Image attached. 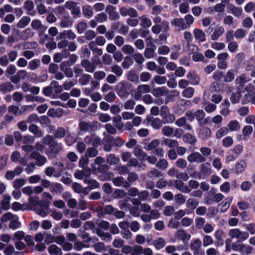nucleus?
<instances>
[{
  "mask_svg": "<svg viewBox=\"0 0 255 255\" xmlns=\"http://www.w3.org/2000/svg\"><path fill=\"white\" fill-rule=\"evenodd\" d=\"M194 21V17L190 14L186 15L184 18H175L171 22V25L177 31L189 29Z\"/></svg>",
  "mask_w": 255,
  "mask_h": 255,
  "instance_id": "1",
  "label": "nucleus"
},
{
  "mask_svg": "<svg viewBox=\"0 0 255 255\" xmlns=\"http://www.w3.org/2000/svg\"><path fill=\"white\" fill-rule=\"evenodd\" d=\"M241 97V93L239 91H237L232 93L230 97V100L232 104H237L240 102Z\"/></svg>",
  "mask_w": 255,
  "mask_h": 255,
  "instance_id": "60",
  "label": "nucleus"
},
{
  "mask_svg": "<svg viewBox=\"0 0 255 255\" xmlns=\"http://www.w3.org/2000/svg\"><path fill=\"white\" fill-rule=\"evenodd\" d=\"M31 18L28 16H22L16 24V26L19 28H23L30 22Z\"/></svg>",
  "mask_w": 255,
  "mask_h": 255,
  "instance_id": "37",
  "label": "nucleus"
},
{
  "mask_svg": "<svg viewBox=\"0 0 255 255\" xmlns=\"http://www.w3.org/2000/svg\"><path fill=\"white\" fill-rule=\"evenodd\" d=\"M195 39L198 42H204L206 40V35L205 32L199 28H195L193 31Z\"/></svg>",
  "mask_w": 255,
  "mask_h": 255,
  "instance_id": "15",
  "label": "nucleus"
},
{
  "mask_svg": "<svg viewBox=\"0 0 255 255\" xmlns=\"http://www.w3.org/2000/svg\"><path fill=\"white\" fill-rule=\"evenodd\" d=\"M230 103L228 100L227 99H224L223 102L220 105L221 108L220 114L224 116H228L230 113Z\"/></svg>",
  "mask_w": 255,
  "mask_h": 255,
  "instance_id": "28",
  "label": "nucleus"
},
{
  "mask_svg": "<svg viewBox=\"0 0 255 255\" xmlns=\"http://www.w3.org/2000/svg\"><path fill=\"white\" fill-rule=\"evenodd\" d=\"M76 37V34L72 30L69 29L68 30H64L60 33L57 38L63 39L67 38L69 39L74 40Z\"/></svg>",
  "mask_w": 255,
  "mask_h": 255,
  "instance_id": "26",
  "label": "nucleus"
},
{
  "mask_svg": "<svg viewBox=\"0 0 255 255\" xmlns=\"http://www.w3.org/2000/svg\"><path fill=\"white\" fill-rule=\"evenodd\" d=\"M113 29L114 30L118 29L119 32L123 34H126L128 31V27L120 21L113 23Z\"/></svg>",
  "mask_w": 255,
  "mask_h": 255,
  "instance_id": "25",
  "label": "nucleus"
},
{
  "mask_svg": "<svg viewBox=\"0 0 255 255\" xmlns=\"http://www.w3.org/2000/svg\"><path fill=\"white\" fill-rule=\"evenodd\" d=\"M78 4V2L72 0H68L65 3L64 6L71 11L72 15L79 17L81 13V9Z\"/></svg>",
  "mask_w": 255,
  "mask_h": 255,
  "instance_id": "6",
  "label": "nucleus"
},
{
  "mask_svg": "<svg viewBox=\"0 0 255 255\" xmlns=\"http://www.w3.org/2000/svg\"><path fill=\"white\" fill-rule=\"evenodd\" d=\"M134 155L141 161L146 160L147 154L144 152L140 145H136L134 148Z\"/></svg>",
  "mask_w": 255,
  "mask_h": 255,
  "instance_id": "16",
  "label": "nucleus"
},
{
  "mask_svg": "<svg viewBox=\"0 0 255 255\" xmlns=\"http://www.w3.org/2000/svg\"><path fill=\"white\" fill-rule=\"evenodd\" d=\"M53 165L56 166V172L54 174L55 177H59L62 175V172L64 171V165L61 162H56L53 163Z\"/></svg>",
  "mask_w": 255,
  "mask_h": 255,
  "instance_id": "48",
  "label": "nucleus"
},
{
  "mask_svg": "<svg viewBox=\"0 0 255 255\" xmlns=\"http://www.w3.org/2000/svg\"><path fill=\"white\" fill-rule=\"evenodd\" d=\"M48 202L40 200L37 202L35 206L36 213L42 217H46L49 214Z\"/></svg>",
  "mask_w": 255,
  "mask_h": 255,
  "instance_id": "4",
  "label": "nucleus"
},
{
  "mask_svg": "<svg viewBox=\"0 0 255 255\" xmlns=\"http://www.w3.org/2000/svg\"><path fill=\"white\" fill-rule=\"evenodd\" d=\"M183 140L185 143L194 145L197 142V138L192 134L187 133L184 135Z\"/></svg>",
  "mask_w": 255,
  "mask_h": 255,
  "instance_id": "41",
  "label": "nucleus"
},
{
  "mask_svg": "<svg viewBox=\"0 0 255 255\" xmlns=\"http://www.w3.org/2000/svg\"><path fill=\"white\" fill-rule=\"evenodd\" d=\"M81 65L84 68L86 72L89 73H93L96 68L94 64L88 59L82 60L81 62Z\"/></svg>",
  "mask_w": 255,
  "mask_h": 255,
  "instance_id": "20",
  "label": "nucleus"
},
{
  "mask_svg": "<svg viewBox=\"0 0 255 255\" xmlns=\"http://www.w3.org/2000/svg\"><path fill=\"white\" fill-rule=\"evenodd\" d=\"M224 235V232L221 229H218L214 233V237L218 243H222L223 244V236Z\"/></svg>",
  "mask_w": 255,
  "mask_h": 255,
  "instance_id": "58",
  "label": "nucleus"
},
{
  "mask_svg": "<svg viewBox=\"0 0 255 255\" xmlns=\"http://www.w3.org/2000/svg\"><path fill=\"white\" fill-rule=\"evenodd\" d=\"M18 217L16 215L13 217V218L10 221L9 227L13 230H15L19 228L20 226V223L18 221Z\"/></svg>",
  "mask_w": 255,
  "mask_h": 255,
  "instance_id": "59",
  "label": "nucleus"
},
{
  "mask_svg": "<svg viewBox=\"0 0 255 255\" xmlns=\"http://www.w3.org/2000/svg\"><path fill=\"white\" fill-rule=\"evenodd\" d=\"M201 171L202 174L205 176H208L212 173V169L211 168V165L209 163H205L201 164Z\"/></svg>",
  "mask_w": 255,
  "mask_h": 255,
  "instance_id": "54",
  "label": "nucleus"
},
{
  "mask_svg": "<svg viewBox=\"0 0 255 255\" xmlns=\"http://www.w3.org/2000/svg\"><path fill=\"white\" fill-rule=\"evenodd\" d=\"M162 144L170 148H176L178 146V142L176 140L171 138H165Z\"/></svg>",
  "mask_w": 255,
  "mask_h": 255,
  "instance_id": "45",
  "label": "nucleus"
},
{
  "mask_svg": "<svg viewBox=\"0 0 255 255\" xmlns=\"http://www.w3.org/2000/svg\"><path fill=\"white\" fill-rule=\"evenodd\" d=\"M68 53L66 50L63 51L61 53H56L53 56V60L55 62L59 63L63 57L67 58Z\"/></svg>",
  "mask_w": 255,
  "mask_h": 255,
  "instance_id": "55",
  "label": "nucleus"
},
{
  "mask_svg": "<svg viewBox=\"0 0 255 255\" xmlns=\"http://www.w3.org/2000/svg\"><path fill=\"white\" fill-rule=\"evenodd\" d=\"M127 79L132 82L139 83V76L135 72L130 71L128 72L127 75Z\"/></svg>",
  "mask_w": 255,
  "mask_h": 255,
  "instance_id": "52",
  "label": "nucleus"
},
{
  "mask_svg": "<svg viewBox=\"0 0 255 255\" xmlns=\"http://www.w3.org/2000/svg\"><path fill=\"white\" fill-rule=\"evenodd\" d=\"M91 175V169L90 168L83 169V170H77L74 174L75 178L79 180L84 179L90 177Z\"/></svg>",
  "mask_w": 255,
  "mask_h": 255,
  "instance_id": "13",
  "label": "nucleus"
},
{
  "mask_svg": "<svg viewBox=\"0 0 255 255\" xmlns=\"http://www.w3.org/2000/svg\"><path fill=\"white\" fill-rule=\"evenodd\" d=\"M82 12L85 17L91 18L94 15L93 8L90 5H85L82 7Z\"/></svg>",
  "mask_w": 255,
  "mask_h": 255,
  "instance_id": "34",
  "label": "nucleus"
},
{
  "mask_svg": "<svg viewBox=\"0 0 255 255\" xmlns=\"http://www.w3.org/2000/svg\"><path fill=\"white\" fill-rule=\"evenodd\" d=\"M225 32V29L223 26H218L214 30L211 35V39L213 41L217 40Z\"/></svg>",
  "mask_w": 255,
  "mask_h": 255,
  "instance_id": "31",
  "label": "nucleus"
},
{
  "mask_svg": "<svg viewBox=\"0 0 255 255\" xmlns=\"http://www.w3.org/2000/svg\"><path fill=\"white\" fill-rule=\"evenodd\" d=\"M229 236L233 239L244 241L249 238V235L247 232L242 231L239 228L231 229L229 231Z\"/></svg>",
  "mask_w": 255,
  "mask_h": 255,
  "instance_id": "3",
  "label": "nucleus"
},
{
  "mask_svg": "<svg viewBox=\"0 0 255 255\" xmlns=\"http://www.w3.org/2000/svg\"><path fill=\"white\" fill-rule=\"evenodd\" d=\"M98 122L87 123L82 121L79 123L80 129L82 131H93L94 128H97Z\"/></svg>",
  "mask_w": 255,
  "mask_h": 255,
  "instance_id": "12",
  "label": "nucleus"
},
{
  "mask_svg": "<svg viewBox=\"0 0 255 255\" xmlns=\"http://www.w3.org/2000/svg\"><path fill=\"white\" fill-rule=\"evenodd\" d=\"M48 252L51 255H62V252L59 248L55 245H51L48 247Z\"/></svg>",
  "mask_w": 255,
  "mask_h": 255,
  "instance_id": "50",
  "label": "nucleus"
},
{
  "mask_svg": "<svg viewBox=\"0 0 255 255\" xmlns=\"http://www.w3.org/2000/svg\"><path fill=\"white\" fill-rule=\"evenodd\" d=\"M160 113L164 124L173 123L175 120L174 116L170 114L169 109L166 106L160 107Z\"/></svg>",
  "mask_w": 255,
  "mask_h": 255,
  "instance_id": "5",
  "label": "nucleus"
},
{
  "mask_svg": "<svg viewBox=\"0 0 255 255\" xmlns=\"http://www.w3.org/2000/svg\"><path fill=\"white\" fill-rule=\"evenodd\" d=\"M152 95L155 97H161L167 94V89L164 87H157L154 88L151 92Z\"/></svg>",
  "mask_w": 255,
  "mask_h": 255,
  "instance_id": "29",
  "label": "nucleus"
},
{
  "mask_svg": "<svg viewBox=\"0 0 255 255\" xmlns=\"http://www.w3.org/2000/svg\"><path fill=\"white\" fill-rule=\"evenodd\" d=\"M153 246L157 250H160L163 248L166 245V241L164 239L159 238L153 241Z\"/></svg>",
  "mask_w": 255,
  "mask_h": 255,
  "instance_id": "53",
  "label": "nucleus"
},
{
  "mask_svg": "<svg viewBox=\"0 0 255 255\" xmlns=\"http://www.w3.org/2000/svg\"><path fill=\"white\" fill-rule=\"evenodd\" d=\"M240 128V124L237 120L231 121L228 125V128L230 131H238Z\"/></svg>",
  "mask_w": 255,
  "mask_h": 255,
  "instance_id": "44",
  "label": "nucleus"
},
{
  "mask_svg": "<svg viewBox=\"0 0 255 255\" xmlns=\"http://www.w3.org/2000/svg\"><path fill=\"white\" fill-rule=\"evenodd\" d=\"M190 247L194 255H203L204 252L202 249V242L199 239L192 240Z\"/></svg>",
  "mask_w": 255,
  "mask_h": 255,
  "instance_id": "7",
  "label": "nucleus"
},
{
  "mask_svg": "<svg viewBox=\"0 0 255 255\" xmlns=\"http://www.w3.org/2000/svg\"><path fill=\"white\" fill-rule=\"evenodd\" d=\"M250 78H248L245 74H242L238 76L235 80V83L242 88L244 85L250 81Z\"/></svg>",
  "mask_w": 255,
  "mask_h": 255,
  "instance_id": "30",
  "label": "nucleus"
},
{
  "mask_svg": "<svg viewBox=\"0 0 255 255\" xmlns=\"http://www.w3.org/2000/svg\"><path fill=\"white\" fill-rule=\"evenodd\" d=\"M84 182L88 184V187L91 189H96L99 187L98 182L95 180L90 179L89 177L84 179Z\"/></svg>",
  "mask_w": 255,
  "mask_h": 255,
  "instance_id": "49",
  "label": "nucleus"
},
{
  "mask_svg": "<svg viewBox=\"0 0 255 255\" xmlns=\"http://www.w3.org/2000/svg\"><path fill=\"white\" fill-rule=\"evenodd\" d=\"M241 253L243 255H249L252 254L253 248L248 245L243 243L241 245Z\"/></svg>",
  "mask_w": 255,
  "mask_h": 255,
  "instance_id": "51",
  "label": "nucleus"
},
{
  "mask_svg": "<svg viewBox=\"0 0 255 255\" xmlns=\"http://www.w3.org/2000/svg\"><path fill=\"white\" fill-rule=\"evenodd\" d=\"M149 214H143L141 215V220L145 223L150 222L152 220L157 219L160 216V214L157 210L151 209Z\"/></svg>",
  "mask_w": 255,
  "mask_h": 255,
  "instance_id": "8",
  "label": "nucleus"
},
{
  "mask_svg": "<svg viewBox=\"0 0 255 255\" xmlns=\"http://www.w3.org/2000/svg\"><path fill=\"white\" fill-rule=\"evenodd\" d=\"M163 121L159 118H153L151 121V125L152 128L156 129H159L163 125Z\"/></svg>",
  "mask_w": 255,
  "mask_h": 255,
  "instance_id": "57",
  "label": "nucleus"
},
{
  "mask_svg": "<svg viewBox=\"0 0 255 255\" xmlns=\"http://www.w3.org/2000/svg\"><path fill=\"white\" fill-rule=\"evenodd\" d=\"M203 106L205 111L208 113H211L214 112L217 108L216 105L210 102L204 103Z\"/></svg>",
  "mask_w": 255,
  "mask_h": 255,
  "instance_id": "56",
  "label": "nucleus"
},
{
  "mask_svg": "<svg viewBox=\"0 0 255 255\" xmlns=\"http://www.w3.org/2000/svg\"><path fill=\"white\" fill-rule=\"evenodd\" d=\"M147 176L151 179L154 178H158L162 176L161 172L156 168L152 169L150 171L147 173Z\"/></svg>",
  "mask_w": 255,
  "mask_h": 255,
  "instance_id": "64",
  "label": "nucleus"
},
{
  "mask_svg": "<svg viewBox=\"0 0 255 255\" xmlns=\"http://www.w3.org/2000/svg\"><path fill=\"white\" fill-rule=\"evenodd\" d=\"M175 238L178 240L188 241L191 238V235L183 230H178L175 234Z\"/></svg>",
  "mask_w": 255,
  "mask_h": 255,
  "instance_id": "24",
  "label": "nucleus"
},
{
  "mask_svg": "<svg viewBox=\"0 0 255 255\" xmlns=\"http://www.w3.org/2000/svg\"><path fill=\"white\" fill-rule=\"evenodd\" d=\"M187 77L189 79L191 84L196 85L200 82V78L194 71H191L188 72Z\"/></svg>",
  "mask_w": 255,
  "mask_h": 255,
  "instance_id": "27",
  "label": "nucleus"
},
{
  "mask_svg": "<svg viewBox=\"0 0 255 255\" xmlns=\"http://www.w3.org/2000/svg\"><path fill=\"white\" fill-rule=\"evenodd\" d=\"M13 89L14 86L10 82L3 83L0 85V92L3 94L10 92Z\"/></svg>",
  "mask_w": 255,
  "mask_h": 255,
  "instance_id": "32",
  "label": "nucleus"
},
{
  "mask_svg": "<svg viewBox=\"0 0 255 255\" xmlns=\"http://www.w3.org/2000/svg\"><path fill=\"white\" fill-rule=\"evenodd\" d=\"M63 190L62 185L60 183H55L53 184L52 186L50 189L51 192L55 193H61Z\"/></svg>",
  "mask_w": 255,
  "mask_h": 255,
  "instance_id": "61",
  "label": "nucleus"
},
{
  "mask_svg": "<svg viewBox=\"0 0 255 255\" xmlns=\"http://www.w3.org/2000/svg\"><path fill=\"white\" fill-rule=\"evenodd\" d=\"M138 179V175L135 172L129 173L128 175L127 180L125 182L124 187L127 188L131 186L133 182H135Z\"/></svg>",
  "mask_w": 255,
  "mask_h": 255,
  "instance_id": "33",
  "label": "nucleus"
},
{
  "mask_svg": "<svg viewBox=\"0 0 255 255\" xmlns=\"http://www.w3.org/2000/svg\"><path fill=\"white\" fill-rule=\"evenodd\" d=\"M73 24V20L71 19L70 16L68 14L62 17L59 25L61 28H64L71 27Z\"/></svg>",
  "mask_w": 255,
  "mask_h": 255,
  "instance_id": "19",
  "label": "nucleus"
},
{
  "mask_svg": "<svg viewBox=\"0 0 255 255\" xmlns=\"http://www.w3.org/2000/svg\"><path fill=\"white\" fill-rule=\"evenodd\" d=\"M84 141L87 144H92L93 146H97L101 142V139L95 134L86 136Z\"/></svg>",
  "mask_w": 255,
  "mask_h": 255,
  "instance_id": "21",
  "label": "nucleus"
},
{
  "mask_svg": "<svg viewBox=\"0 0 255 255\" xmlns=\"http://www.w3.org/2000/svg\"><path fill=\"white\" fill-rule=\"evenodd\" d=\"M131 84L127 81H121L116 86L117 95L121 98H127L130 94L132 89Z\"/></svg>",
  "mask_w": 255,
  "mask_h": 255,
  "instance_id": "2",
  "label": "nucleus"
},
{
  "mask_svg": "<svg viewBox=\"0 0 255 255\" xmlns=\"http://www.w3.org/2000/svg\"><path fill=\"white\" fill-rule=\"evenodd\" d=\"M233 198V197H228L218 204V207L220 208L221 212L225 213L228 211L230 207Z\"/></svg>",
  "mask_w": 255,
  "mask_h": 255,
  "instance_id": "17",
  "label": "nucleus"
},
{
  "mask_svg": "<svg viewBox=\"0 0 255 255\" xmlns=\"http://www.w3.org/2000/svg\"><path fill=\"white\" fill-rule=\"evenodd\" d=\"M194 116L198 122L199 125H204L207 124V120L206 119H204L205 117V113L202 110H198L194 113Z\"/></svg>",
  "mask_w": 255,
  "mask_h": 255,
  "instance_id": "18",
  "label": "nucleus"
},
{
  "mask_svg": "<svg viewBox=\"0 0 255 255\" xmlns=\"http://www.w3.org/2000/svg\"><path fill=\"white\" fill-rule=\"evenodd\" d=\"M23 8L27 11V13L29 15H32L34 12L32 10L34 8V4L32 0H27L24 2Z\"/></svg>",
  "mask_w": 255,
  "mask_h": 255,
  "instance_id": "43",
  "label": "nucleus"
},
{
  "mask_svg": "<svg viewBox=\"0 0 255 255\" xmlns=\"http://www.w3.org/2000/svg\"><path fill=\"white\" fill-rule=\"evenodd\" d=\"M198 131L199 137L204 140H206L211 136V130L208 127H203L200 128Z\"/></svg>",
  "mask_w": 255,
  "mask_h": 255,
  "instance_id": "23",
  "label": "nucleus"
},
{
  "mask_svg": "<svg viewBox=\"0 0 255 255\" xmlns=\"http://www.w3.org/2000/svg\"><path fill=\"white\" fill-rule=\"evenodd\" d=\"M5 255H22L21 252H15L14 247L11 245H8L4 250Z\"/></svg>",
  "mask_w": 255,
  "mask_h": 255,
  "instance_id": "42",
  "label": "nucleus"
},
{
  "mask_svg": "<svg viewBox=\"0 0 255 255\" xmlns=\"http://www.w3.org/2000/svg\"><path fill=\"white\" fill-rule=\"evenodd\" d=\"M119 12L124 17L129 16L131 17H136L138 16L137 11L133 7L127 8L123 6L119 9Z\"/></svg>",
  "mask_w": 255,
  "mask_h": 255,
  "instance_id": "11",
  "label": "nucleus"
},
{
  "mask_svg": "<svg viewBox=\"0 0 255 255\" xmlns=\"http://www.w3.org/2000/svg\"><path fill=\"white\" fill-rule=\"evenodd\" d=\"M120 161V158L114 154H110L107 156V161L111 165H115Z\"/></svg>",
  "mask_w": 255,
  "mask_h": 255,
  "instance_id": "63",
  "label": "nucleus"
},
{
  "mask_svg": "<svg viewBox=\"0 0 255 255\" xmlns=\"http://www.w3.org/2000/svg\"><path fill=\"white\" fill-rule=\"evenodd\" d=\"M160 140L158 139H155L152 140L149 143L146 144L144 146V148L147 151L154 150L159 145Z\"/></svg>",
  "mask_w": 255,
  "mask_h": 255,
  "instance_id": "39",
  "label": "nucleus"
},
{
  "mask_svg": "<svg viewBox=\"0 0 255 255\" xmlns=\"http://www.w3.org/2000/svg\"><path fill=\"white\" fill-rule=\"evenodd\" d=\"M227 9L229 13L233 14L236 17H240L243 13V10L241 7H237L233 4L228 5Z\"/></svg>",
  "mask_w": 255,
  "mask_h": 255,
  "instance_id": "22",
  "label": "nucleus"
},
{
  "mask_svg": "<svg viewBox=\"0 0 255 255\" xmlns=\"http://www.w3.org/2000/svg\"><path fill=\"white\" fill-rule=\"evenodd\" d=\"M23 171V167L18 166L13 170L6 171L5 174V178L7 180H12L15 176L20 175Z\"/></svg>",
  "mask_w": 255,
  "mask_h": 255,
  "instance_id": "14",
  "label": "nucleus"
},
{
  "mask_svg": "<svg viewBox=\"0 0 255 255\" xmlns=\"http://www.w3.org/2000/svg\"><path fill=\"white\" fill-rule=\"evenodd\" d=\"M28 129L36 137H40L43 135L42 132L39 129L38 127L35 125L32 124L30 125L28 128Z\"/></svg>",
  "mask_w": 255,
  "mask_h": 255,
  "instance_id": "47",
  "label": "nucleus"
},
{
  "mask_svg": "<svg viewBox=\"0 0 255 255\" xmlns=\"http://www.w3.org/2000/svg\"><path fill=\"white\" fill-rule=\"evenodd\" d=\"M72 188L74 191L79 194H84L85 195L88 194V192L87 191V189L79 183L77 182H74L72 184Z\"/></svg>",
  "mask_w": 255,
  "mask_h": 255,
  "instance_id": "35",
  "label": "nucleus"
},
{
  "mask_svg": "<svg viewBox=\"0 0 255 255\" xmlns=\"http://www.w3.org/2000/svg\"><path fill=\"white\" fill-rule=\"evenodd\" d=\"M155 48V46H152V47H147L144 50V56L147 58L148 59L153 57Z\"/></svg>",
  "mask_w": 255,
  "mask_h": 255,
  "instance_id": "62",
  "label": "nucleus"
},
{
  "mask_svg": "<svg viewBox=\"0 0 255 255\" xmlns=\"http://www.w3.org/2000/svg\"><path fill=\"white\" fill-rule=\"evenodd\" d=\"M48 115L53 118H61L63 115V111L62 109H50L48 112Z\"/></svg>",
  "mask_w": 255,
  "mask_h": 255,
  "instance_id": "38",
  "label": "nucleus"
},
{
  "mask_svg": "<svg viewBox=\"0 0 255 255\" xmlns=\"http://www.w3.org/2000/svg\"><path fill=\"white\" fill-rule=\"evenodd\" d=\"M247 167V164L245 160H240L235 165V172L239 174L244 172Z\"/></svg>",
  "mask_w": 255,
  "mask_h": 255,
  "instance_id": "40",
  "label": "nucleus"
},
{
  "mask_svg": "<svg viewBox=\"0 0 255 255\" xmlns=\"http://www.w3.org/2000/svg\"><path fill=\"white\" fill-rule=\"evenodd\" d=\"M150 91V88L148 85L142 84L138 86L134 95V99L140 100L142 94L148 93Z\"/></svg>",
  "mask_w": 255,
  "mask_h": 255,
  "instance_id": "9",
  "label": "nucleus"
},
{
  "mask_svg": "<svg viewBox=\"0 0 255 255\" xmlns=\"http://www.w3.org/2000/svg\"><path fill=\"white\" fill-rule=\"evenodd\" d=\"M40 61L38 59H34L28 62V68L31 71H34L40 66Z\"/></svg>",
  "mask_w": 255,
  "mask_h": 255,
  "instance_id": "46",
  "label": "nucleus"
},
{
  "mask_svg": "<svg viewBox=\"0 0 255 255\" xmlns=\"http://www.w3.org/2000/svg\"><path fill=\"white\" fill-rule=\"evenodd\" d=\"M236 72V71L234 69L228 70L223 76L224 82L226 83L232 82L235 79Z\"/></svg>",
  "mask_w": 255,
  "mask_h": 255,
  "instance_id": "36",
  "label": "nucleus"
},
{
  "mask_svg": "<svg viewBox=\"0 0 255 255\" xmlns=\"http://www.w3.org/2000/svg\"><path fill=\"white\" fill-rule=\"evenodd\" d=\"M187 160L190 163H200L206 161V158L198 152H193L187 156Z\"/></svg>",
  "mask_w": 255,
  "mask_h": 255,
  "instance_id": "10",
  "label": "nucleus"
}]
</instances>
